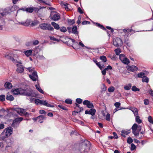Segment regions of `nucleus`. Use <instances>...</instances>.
I'll use <instances>...</instances> for the list:
<instances>
[{
  "mask_svg": "<svg viewBox=\"0 0 153 153\" xmlns=\"http://www.w3.org/2000/svg\"><path fill=\"white\" fill-rule=\"evenodd\" d=\"M131 129L132 130L133 134L136 136H138L139 132L141 129V126L139 125H137L134 123L132 126Z\"/></svg>",
  "mask_w": 153,
  "mask_h": 153,
  "instance_id": "f257e3e1",
  "label": "nucleus"
},
{
  "mask_svg": "<svg viewBox=\"0 0 153 153\" xmlns=\"http://www.w3.org/2000/svg\"><path fill=\"white\" fill-rule=\"evenodd\" d=\"M22 95L29 97H36L37 95L30 89H23Z\"/></svg>",
  "mask_w": 153,
  "mask_h": 153,
  "instance_id": "f03ea898",
  "label": "nucleus"
},
{
  "mask_svg": "<svg viewBox=\"0 0 153 153\" xmlns=\"http://www.w3.org/2000/svg\"><path fill=\"white\" fill-rule=\"evenodd\" d=\"M39 27L41 29L43 30H48L50 31H53L54 28L52 27L51 25L48 23H43L39 25Z\"/></svg>",
  "mask_w": 153,
  "mask_h": 153,
  "instance_id": "7ed1b4c3",
  "label": "nucleus"
},
{
  "mask_svg": "<svg viewBox=\"0 0 153 153\" xmlns=\"http://www.w3.org/2000/svg\"><path fill=\"white\" fill-rule=\"evenodd\" d=\"M34 102L37 105L40 104L46 106L50 107H53L54 105L53 104L51 105L50 104L46 102V100H41L39 99H35L34 100Z\"/></svg>",
  "mask_w": 153,
  "mask_h": 153,
  "instance_id": "20e7f679",
  "label": "nucleus"
},
{
  "mask_svg": "<svg viewBox=\"0 0 153 153\" xmlns=\"http://www.w3.org/2000/svg\"><path fill=\"white\" fill-rule=\"evenodd\" d=\"M113 44L117 47H121L123 45V41L120 38L117 37L114 40Z\"/></svg>",
  "mask_w": 153,
  "mask_h": 153,
  "instance_id": "39448f33",
  "label": "nucleus"
},
{
  "mask_svg": "<svg viewBox=\"0 0 153 153\" xmlns=\"http://www.w3.org/2000/svg\"><path fill=\"white\" fill-rule=\"evenodd\" d=\"M23 118L18 117L15 119L13 121L12 124V126L14 128L17 127L18 126L19 123L22 120Z\"/></svg>",
  "mask_w": 153,
  "mask_h": 153,
  "instance_id": "423d86ee",
  "label": "nucleus"
},
{
  "mask_svg": "<svg viewBox=\"0 0 153 153\" xmlns=\"http://www.w3.org/2000/svg\"><path fill=\"white\" fill-rule=\"evenodd\" d=\"M14 110L21 115L26 116L29 115V113L26 112L23 109L20 108H15Z\"/></svg>",
  "mask_w": 153,
  "mask_h": 153,
  "instance_id": "0eeeda50",
  "label": "nucleus"
},
{
  "mask_svg": "<svg viewBox=\"0 0 153 153\" xmlns=\"http://www.w3.org/2000/svg\"><path fill=\"white\" fill-rule=\"evenodd\" d=\"M52 20L56 21L59 20L60 19V16L58 13L55 12H52L50 16Z\"/></svg>",
  "mask_w": 153,
  "mask_h": 153,
  "instance_id": "6e6552de",
  "label": "nucleus"
},
{
  "mask_svg": "<svg viewBox=\"0 0 153 153\" xmlns=\"http://www.w3.org/2000/svg\"><path fill=\"white\" fill-rule=\"evenodd\" d=\"M88 149L87 144L85 142L82 143L80 146L79 150L82 153L87 152Z\"/></svg>",
  "mask_w": 153,
  "mask_h": 153,
  "instance_id": "1a4fd4ad",
  "label": "nucleus"
},
{
  "mask_svg": "<svg viewBox=\"0 0 153 153\" xmlns=\"http://www.w3.org/2000/svg\"><path fill=\"white\" fill-rule=\"evenodd\" d=\"M23 91V89L21 88L15 89L14 90L12 89V92L13 93V94L15 95H17L19 94L22 95Z\"/></svg>",
  "mask_w": 153,
  "mask_h": 153,
  "instance_id": "9d476101",
  "label": "nucleus"
},
{
  "mask_svg": "<svg viewBox=\"0 0 153 153\" xmlns=\"http://www.w3.org/2000/svg\"><path fill=\"white\" fill-rule=\"evenodd\" d=\"M46 117L43 115H40L36 118H33V120L34 121H38V122L40 123H43V120L45 119Z\"/></svg>",
  "mask_w": 153,
  "mask_h": 153,
  "instance_id": "9b49d317",
  "label": "nucleus"
},
{
  "mask_svg": "<svg viewBox=\"0 0 153 153\" xmlns=\"http://www.w3.org/2000/svg\"><path fill=\"white\" fill-rule=\"evenodd\" d=\"M83 103L84 105H86L87 107L89 108H94V106L93 103L88 100H84L83 102Z\"/></svg>",
  "mask_w": 153,
  "mask_h": 153,
  "instance_id": "f8f14e48",
  "label": "nucleus"
},
{
  "mask_svg": "<svg viewBox=\"0 0 153 153\" xmlns=\"http://www.w3.org/2000/svg\"><path fill=\"white\" fill-rule=\"evenodd\" d=\"M6 131L5 132V136L8 137L11 135L13 132V128L11 127H9L6 128L4 130Z\"/></svg>",
  "mask_w": 153,
  "mask_h": 153,
  "instance_id": "ddd939ff",
  "label": "nucleus"
},
{
  "mask_svg": "<svg viewBox=\"0 0 153 153\" xmlns=\"http://www.w3.org/2000/svg\"><path fill=\"white\" fill-rule=\"evenodd\" d=\"M30 78L33 81H36L38 78L37 73L36 72H33L31 75H29Z\"/></svg>",
  "mask_w": 153,
  "mask_h": 153,
  "instance_id": "4468645a",
  "label": "nucleus"
},
{
  "mask_svg": "<svg viewBox=\"0 0 153 153\" xmlns=\"http://www.w3.org/2000/svg\"><path fill=\"white\" fill-rule=\"evenodd\" d=\"M127 68L128 71L132 72L136 71L138 69L137 67L134 65H128L127 66Z\"/></svg>",
  "mask_w": 153,
  "mask_h": 153,
  "instance_id": "2eb2a0df",
  "label": "nucleus"
},
{
  "mask_svg": "<svg viewBox=\"0 0 153 153\" xmlns=\"http://www.w3.org/2000/svg\"><path fill=\"white\" fill-rule=\"evenodd\" d=\"M96 110L95 109L91 108L89 111L86 110L85 111V114H91L93 116L95 114Z\"/></svg>",
  "mask_w": 153,
  "mask_h": 153,
  "instance_id": "dca6fc26",
  "label": "nucleus"
},
{
  "mask_svg": "<svg viewBox=\"0 0 153 153\" xmlns=\"http://www.w3.org/2000/svg\"><path fill=\"white\" fill-rule=\"evenodd\" d=\"M18 68L16 71L19 73H22L24 71L25 67L22 65H17Z\"/></svg>",
  "mask_w": 153,
  "mask_h": 153,
  "instance_id": "f3484780",
  "label": "nucleus"
},
{
  "mask_svg": "<svg viewBox=\"0 0 153 153\" xmlns=\"http://www.w3.org/2000/svg\"><path fill=\"white\" fill-rule=\"evenodd\" d=\"M51 24L55 29L57 30L59 29L60 27L58 24L54 22H52L51 23Z\"/></svg>",
  "mask_w": 153,
  "mask_h": 153,
  "instance_id": "a211bd4d",
  "label": "nucleus"
},
{
  "mask_svg": "<svg viewBox=\"0 0 153 153\" xmlns=\"http://www.w3.org/2000/svg\"><path fill=\"white\" fill-rule=\"evenodd\" d=\"M77 27L76 26H74L72 28V33L75 34H78V32L77 31Z\"/></svg>",
  "mask_w": 153,
  "mask_h": 153,
  "instance_id": "6ab92c4d",
  "label": "nucleus"
},
{
  "mask_svg": "<svg viewBox=\"0 0 153 153\" xmlns=\"http://www.w3.org/2000/svg\"><path fill=\"white\" fill-rule=\"evenodd\" d=\"M4 86L6 88L8 89L11 88L12 87V85L11 83L8 82H5Z\"/></svg>",
  "mask_w": 153,
  "mask_h": 153,
  "instance_id": "aec40b11",
  "label": "nucleus"
},
{
  "mask_svg": "<svg viewBox=\"0 0 153 153\" xmlns=\"http://www.w3.org/2000/svg\"><path fill=\"white\" fill-rule=\"evenodd\" d=\"M32 50H28L24 51V53L27 56H29L31 55L32 53Z\"/></svg>",
  "mask_w": 153,
  "mask_h": 153,
  "instance_id": "412c9836",
  "label": "nucleus"
},
{
  "mask_svg": "<svg viewBox=\"0 0 153 153\" xmlns=\"http://www.w3.org/2000/svg\"><path fill=\"white\" fill-rule=\"evenodd\" d=\"M95 25L96 26L100 28L101 29L105 30H106V28L104 27L102 25L98 23H95Z\"/></svg>",
  "mask_w": 153,
  "mask_h": 153,
  "instance_id": "4be33fe9",
  "label": "nucleus"
},
{
  "mask_svg": "<svg viewBox=\"0 0 153 153\" xmlns=\"http://www.w3.org/2000/svg\"><path fill=\"white\" fill-rule=\"evenodd\" d=\"M6 98L7 100L10 101H13L14 99V98L13 96L10 94H7V96Z\"/></svg>",
  "mask_w": 153,
  "mask_h": 153,
  "instance_id": "5701e85b",
  "label": "nucleus"
},
{
  "mask_svg": "<svg viewBox=\"0 0 153 153\" xmlns=\"http://www.w3.org/2000/svg\"><path fill=\"white\" fill-rule=\"evenodd\" d=\"M19 23L25 26H28L30 25V22L29 20H27L25 22H19Z\"/></svg>",
  "mask_w": 153,
  "mask_h": 153,
  "instance_id": "b1692460",
  "label": "nucleus"
},
{
  "mask_svg": "<svg viewBox=\"0 0 153 153\" xmlns=\"http://www.w3.org/2000/svg\"><path fill=\"white\" fill-rule=\"evenodd\" d=\"M130 132V130H123L121 131L122 133L126 135H128Z\"/></svg>",
  "mask_w": 153,
  "mask_h": 153,
  "instance_id": "393cba45",
  "label": "nucleus"
},
{
  "mask_svg": "<svg viewBox=\"0 0 153 153\" xmlns=\"http://www.w3.org/2000/svg\"><path fill=\"white\" fill-rule=\"evenodd\" d=\"M34 8L33 7H29L26 8V11L28 12L31 13L34 10Z\"/></svg>",
  "mask_w": 153,
  "mask_h": 153,
  "instance_id": "a878e982",
  "label": "nucleus"
},
{
  "mask_svg": "<svg viewBox=\"0 0 153 153\" xmlns=\"http://www.w3.org/2000/svg\"><path fill=\"white\" fill-rule=\"evenodd\" d=\"M135 120L137 123L138 124H140L141 123L142 120L140 119V117L138 116V115L135 116Z\"/></svg>",
  "mask_w": 153,
  "mask_h": 153,
  "instance_id": "bb28decb",
  "label": "nucleus"
},
{
  "mask_svg": "<svg viewBox=\"0 0 153 153\" xmlns=\"http://www.w3.org/2000/svg\"><path fill=\"white\" fill-rule=\"evenodd\" d=\"M122 62L125 64L128 65L130 63V61L126 57Z\"/></svg>",
  "mask_w": 153,
  "mask_h": 153,
  "instance_id": "cd10ccee",
  "label": "nucleus"
},
{
  "mask_svg": "<svg viewBox=\"0 0 153 153\" xmlns=\"http://www.w3.org/2000/svg\"><path fill=\"white\" fill-rule=\"evenodd\" d=\"M132 111L134 114L135 116H137L138 115V110L136 108H134L132 110Z\"/></svg>",
  "mask_w": 153,
  "mask_h": 153,
  "instance_id": "c85d7f7f",
  "label": "nucleus"
},
{
  "mask_svg": "<svg viewBox=\"0 0 153 153\" xmlns=\"http://www.w3.org/2000/svg\"><path fill=\"white\" fill-rule=\"evenodd\" d=\"M142 81L143 82H146V83L148 82L149 81V79L147 77L145 76L143 77L142 78Z\"/></svg>",
  "mask_w": 153,
  "mask_h": 153,
  "instance_id": "c756f323",
  "label": "nucleus"
},
{
  "mask_svg": "<svg viewBox=\"0 0 153 153\" xmlns=\"http://www.w3.org/2000/svg\"><path fill=\"white\" fill-rule=\"evenodd\" d=\"M131 87V84L129 83L128 85L125 86L124 87V88L126 90H130Z\"/></svg>",
  "mask_w": 153,
  "mask_h": 153,
  "instance_id": "7c9ffc66",
  "label": "nucleus"
},
{
  "mask_svg": "<svg viewBox=\"0 0 153 153\" xmlns=\"http://www.w3.org/2000/svg\"><path fill=\"white\" fill-rule=\"evenodd\" d=\"M67 21L68 24L70 25H72L75 23L74 20V19H68Z\"/></svg>",
  "mask_w": 153,
  "mask_h": 153,
  "instance_id": "2f4dec72",
  "label": "nucleus"
},
{
  "mask_svg": "<svg viewBox=\"0 0 153 153\" xmlns=\"http://www.w3.org/2000/svg\"><path fill=\"white\" fill-rule=\"evenodd\" d=\"M35 86L36 87V88L42 94L44 93L43 91L39 85H35Z\"/></svg>",
  "mask_w": 153,
  "mask_h": 153,
  "instance_id": "473e14b6",
  "label": "nucleus"
},
{
  "mask_svg": "<svg viewBox=\"0 0 153 153\" xmlns=\"http://www.w3.org/2000/svg\"><path fill=\"white\" fill-rule=\"evenodd\" d=\"M100 59L104 62H106L107 61V58L105 56H102L100 57Z\"/></svg>",
  "mask_w": 153,
  "mask_h": 153,
  "instance_id": "72a5a7b5",
  "label": "nucleus"
},
{
  "mask_svg": "<svg viewBox=\"0 0 153 153\" xmlns=\"http://www.w3.org/2000/svg\"><path fill=\"white\" fill-rule=\"evenodd\" d=\"M59 29L60 31L63 32H65L67 30V29L66 28V27L64 26L61 27Z\"/></svg>",
  "mask_w": 153,
  "mask_h": 153,
  "instance_id": "f704fd0d",
  "label": "nucleus"
},
{
  "mask_svg": "<svg viewBox=\"0 0 153 153\" xmlns=\"http://www.w3.org/2000/svg\"><path fill=\"white\" fill-rule=\"evenodd\" d=\"M131 89L134 91H140V89L137 88L135 86H133Z\"/></svg>",
  "mask_w": 153,
  "mask_h": 153,
  "instance_id": "c9c22d12",
  "label": "nucleus"
},
{
  "mask_svg": "<svg viewBox=\"0 0 153 153\" xmlns=\"http://www.w3.org/2000/svg\"><path fill=\"white\" fill-rule=\"evenodd\" d=\"M145 76V74L143 72H140L138 74V77L143 78Z\"/></svg>",
  "mask_w": 153,
  "mask_h": 153,
  "instance_id": "e433bc0d",
  "label": "nucleus"
},
{
  "mask_svg": "<svg viewBox=\"0 0 153 153\" xmlns=\"http://www.w3.org/2000/svg\"><path fill=\"white\" fill-rule=\"evenodd\" d=\"M68 4L64 2L62 4V6L64 7L65 8V9L66 10H68L69 9L68 7Z\"/></svg>",
  "mask_w": 153,
  "mask_h": 153,
  "instance_id": "4c0bfd02",
  "label": "nucleus"
},
{
  "mask_svg": "<svg viewBox=\"0 0 153 153\" xmlns=\"http://www.w3.org/2000/svg\"><path fill=\"white\" fill-rule=\"evenodd\" d=\"M58 107L60 108L65 110L67 111L68 109L67 108L61 105H59Z\"/></svg>",
  "mask_w": 153,
  "mask_h": 153,
  "instance_id": "58836bf2",
  "label": "nucleus"
},
{
  "mask_svg": "<svg viewBox=\"0 0 153 153\" xmlns=\"http://www.w3.org/2000/svg\"><path fill=\"white\" fill-rule=\"evenodd\" d=\"M148 120L150 123L153 124V120L152 117L151 116H149L148 117Z\"/></svg>",
  "mask_w": 153,
  "mask_h": 153,
  "instance_id": "ea45409f",
  "label": "nucleus"
},
{
  "mask_svg": "<svg viewBox=\"0 0 153 153\" xmlns=\"http://www.w3.org/2000/svg\"><path fill=\"white\" fill-rule=\"evenodd\" d=\"M114 87L111 86L108 88V91L109 92H112L114 91Z\"/></svg>",
  "mask_w": 153,
  "mask_h": 153,
  "instance_id": "a19ab883",
  "label": "nucleus"
},
{
  "mask_svg": "<svg viewBox=\"0 0 153 153\" xmlns=\"http://www.w3.org/2000/svg\"><path fill=\"white\" fill-rule=\"evenodd\" d=\"M126 57L123 54H120L119 56V59L122 62L123 60Z\"/></svg>",
  "mask_w": 153,
  "mask_h": 153,
  "instance_id": "79ce46f5",
  "label": "nucleus"
},
{
  "mask_svg": "<svg viewBox=\"0 0 153 153\" xmlns=\"http://www.w3.org/2000/svg\"><path fill=\"white\" fill-rule=\"evenodd\" d=\"M114 51L116 54L117 55H119L120 53L121 52L120 49L119 48L115 49Z\"/></svg>",
  "mask_w": 153,
  "mask_h": 153,
  "instance_id": "37998d69",
  "label": "nucleus"
},
{
  "mask_svg": "<svg viewBox=\"0 0 153 153\" xmlns=\"http://www.w3.org/2000/svg\"><path fill=\"white\" fill-rule=\"evenodd\" d=\"M65 102L67 104H70L72 103V101L70 99H67L65 100Z\"/></svg>",
  "mask_w": 153,
  "mask_h": 153,
  "instance_id": "c03bdc74",
  "label": "nucleus"
},
{
  "mask_svg": "<svg viewBox=\"0 0 153 153\" xmlns=\"http://www.w3.org/2000/svg\"><path fill=\"white\" fill-rule=\"evenodd\" d=\"M136 148V146L133 143H131V151H133Z\"/></svg>",
  "mask_w": 153,
  "mask_h": 153,
  "instance_id": "a18cd8bd",
  "label": "nucleus"
},
{
  "mask_svg": "<svg viewBox=\"0 0 153 153\" xmlns=\"http://www.w3.org/2000/svg\"><path fill=\"white\" fill-rule=\"evenodd\" d=\"M5 96L4 95H1L0 96V100L1 101H4L5 100Z\"/></svg>",
  "mask_w": 153,
  "mask_h": 153,
  "instance_id": "49530a36",
  "label": "nucleus"
},
{
  "mask_svg": "<svg viewBox=\"0 0 153 153\" xmlns=\"http://www.w3.org/2000/svg\"><path fill=\"white\" fill-rule=\"evenodd\" d=\"M39 8H34V10L35 12H38L40 9L45 8L44 7H39Z\"/></svg>",
  "mask_w": 153,
  "mask_h": 153,
  "instance_id": "de8ad7c7",
  "label": "nucleus"
},
{
  "mask_svg": "<svg viewBox=\"0 0 153 153\" xmlns=\"http://www.w3.org/2000/svg\"><path fill=\"white\" fill-rule=\"evenodd\" d=\"M76 101L77 103L79 104H81L82 101V100L80 98H77L76 99Z\"/></svg>",
  "mask_w": 153,
  "mask_h": 153,
  "instance_id": "09e8293b",
  "label": "nucleus"
},
{
  "mask_svg": "<svg viewBox=\"0 0 153 153\" xmlns=\"http://www.w3.org/2000/svg\"><path fill=\"white\" fill-rule=\"evenodd\" d=\"M133 142V140L130 137H129L128 138L127 140V142L129 143L130 144L131 143Z\"/></svg>",
  "mask_w": 153,
  "mask_h": 153,
  "instance_id": "8fccbe9b",
  "label": "nucleus"
},
{
  "mask_svg": "<svg viewBox=\"0 0 153 153\" xmlns=\"http://www.w3.org/2000/svg\"><path fill=\"white\" fill-rule=\"evenodd\" d=\"M106 119L108 121H110V116L109 114H108L106 116Z\"/></svg>",
  "mask_w": 153,
  "mask_h": 153,
  "instance_id": "3c124183",
  "label": "nucleus"
},
{
  "mask_svg": "<svg viewBox=\"0 0 153 153\" xmlns=\"http://www.w3.org/2000/svg\"><path fill=\"white\" fill-rule=\"evenodd\" d=\"M114 105L117 108H118L120 105V103L119 102H116L114 104Z\"/></svg>",
  "mask_w": 153,
  "mask_h": 153,
  "instance_id": "603ef678",
  "label": "nucleus"
},
{
  "mask_svg": "<svg viewBox=\"0 0 153 153\" xmlns=\"http://www.w3.org/2000/svg\"><path fill=\"white\" fill-rule=\"evenodd\" d=\"M39 113L40 114H46V111L43 110H40L39 111Z\"/></svg>",
  "mask_w": 153,
  "mask_h": 153,
  "instance_id": "864d4df0",
  "label": "nucleus"
},
{
  "mask_svg": "<svg viewBox=\"0 0 153 153\" xmlns=\"http://www.w3.org/2000/svg\"><path fill=\"white\" fill-rule=\"evenodd\" d=\"M144 101V104L146 105H148L149 103V100L148 99H145Z\"/></svg>",
  "mask_w": 153,
  "mask_h": 153,
  "instance_id": "5fc2aeb1",
  "label": "nucleus"
},
{
  "mask_svg": "<svg viewBox=\"0 0 153 153\" xmlns=\"http://www.w3.org/2000/svg\"><path fill=\"white\" fill-rule=\"evenodd\" d=\"M90 22L88 21H83L82 23V25H86L88 24H89Z\"/></svg>",
  "mask_w": 153,
  "mask_h": 153,
  "instance_id": "6e6d98bb",
  "label": "nucleus"
},
{
  "mask_svg": "<svg viewBox=\"0 0 153 153\" xmlns=\"http://www.w3.org/2000/svg\"><path fill=\"white\" fill-rule=\"evenodd\" d=\"M39 43V41L38 40H35L33 42V44L34 45H36L38 44Z\"/></svg>",
  "mask_w": 153,
  "mask_h": 153,
  "instance_id": "4d7b16f0",
  "label": "nucleus"
},
{
  "mask_svg": "<svg viewBox=\"0 0 153 153\" xmlns=\"http://www.w3.org/2000/svg\"><path fill=\"white\" fill-rule=\"evenodd\" d=\"M113 134L114 135V136H113V137H114V138L115 139H116L118 138V137L117 135V134L116 132H113Z\"/></svg>",
  "mask_w": 153,
  "mask_h": 153,
  "instance_id": "13d9d810",
  "label": "nucleus"
},
{
  "mask_svg": "<svg viewBox=\"0 0 153 153\" xmlns=\"http://www.w3.org/2000/svg\"><path fill=\"white\" fill-rule=\"evenodd\" d=\"M40 49L39 48V47L38 46L34 50L35 52L36 53H38V52L39 51Z\"/></svg>",
  "mask_w": 153,
  "mask_h": 153,
  "instance_id": "bf43d9fd",
  "label": "nucleus"
},
{
  "mask_svg": "<svg viewBox=\"0 0 153 153\" xmlns=\"http://www.w3.org/2000/svg\"><path fill=\"white\" fill-rule=\"evenodd\" d=\"M106 28L108 30H110L111 31V33H113L114 32V30L113 28H111V27H110L107 26L106 27Z\"/></svg>",
  "mask_w": 153,
  "mask_h": 153,
  "instance_id": "052dcab7",
  "label": "nucleus"
},
{
  "mask_svg": "<svg viewBox=\"0 0 153 153\" xmlns=\"http://www.w3.org/2000/svg\"><path fill=\"white\" fill-rule=\"evenodd\" d=\"M7 14V13L6 12H4L1 13H0V17H1V16H3L6 15Z\"/></svg>",
  "mask_w": 153,
  "mask_h": 153,
  "instance_id": "680f3d73",
  "label": "nucleus"
},
{
  "mask_svg": "<svg viewBox=\"0 0 153 153\" xmlns=\"http://www.w3.org/2000/svg\"><path fill=\"white\" fill-rule=\"evenodd\" d=\"M81 17L79 16L78 17V20L77 21V22L78 24H79L81 23Z\"/></svg>",
  "mask_w": 153,
  "mask_h": 153,
  "instance_id": "e2e57ef3",
  "label": "nucleus"
},
{
  "mask_svg": "<svg viewBox=\"0 0 153 153\" xmlns=\"http://www.w3.org/2000/svg\"><path fill=\"white\" fill-rule=\"evenodd\" d=\"M78 11L81 14H82L83 13L80 7L78 8Z\"/></svg>",
  "mask_w": 153,
  "mask_h": 153,
  "instance_id": "0e129e2a",
  "label": "nucleus"
},
{
  "mask_svg": "<svg viewBox=\"0 0 153 153\" xmlns=\"http://www.w3.org/2000/svg\"><path fill=\"white\" fill-rule=\"evenodd\" d=\"M30 72H32L33 71L34 68L29 67L26 68Z\"/></svg>",
  "mask_w": 153,
  "mask_h": 153,
  "instance_id": "69168bd1",
  "label": "nucleus"
},
{
  "mask_svg": "<svg viewBox=\"0 0 153 153\" xmlns=\"http://www.w3.org/2000/svg\"><path fill=\"white\" fill-rule=\"evenodd\" d=\"M105 68V70H106L107 71H108V69H112V67L110 65H108L106 68Z\"/></svg>",
  "mask_w": 153,
  "mask_h": 153,
  "instance_id": "338daca9",
  "label": "nucleus"
},
{
  "mask_svg": "<svg viewBox=\"0 0 153 153\" xmlns=\"http://www.w3.org/2000/svg\"><path fill=\"white\" fill-rule=\"evenodd\" d=\"M106 70L105 68L102 71V73L103 75H105L106 74Z\"/></svg>",
  "mask_w": 153,
  "mask_h": 153,
  "instance_id": "774afa93",
  "label": "nucleus"
}]
</instances>
